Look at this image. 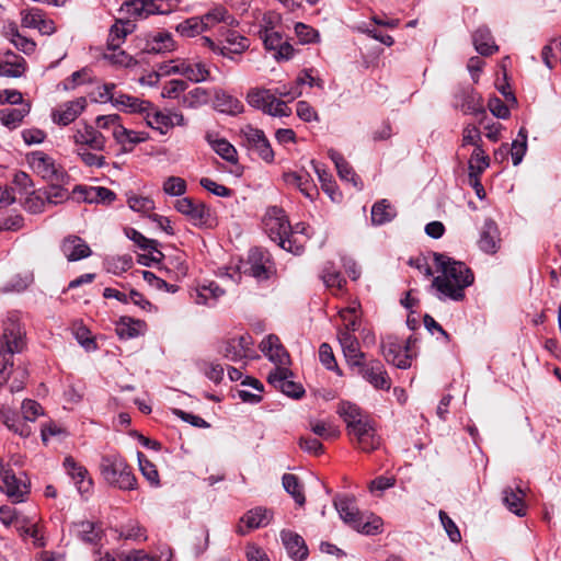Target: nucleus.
<instances>
[{
  "label": "nucleus",
  "mask_w": 561,
  "mask_h": 561,
  "mask_svg": "<svg viewBox=\"0 0 561 561\" xmlns=\"http://www.w3.org/2000/svg\"><path fill=\"white\" fill-rule=\"evenodd\" d=\"M434 262L438 275L433 278L432 287L436 289L437 297L462 300L465 289L473 284L472 271L465 263L442 253H434Z\"/></svg>",
  "instance_id": "f257e3e1"
},
{
  "label": "nucleus",
  "mask_w": 561,
  "mask_h": 561,
  "mask_svg": "<svg viewBox=\"0 0 561 561\" xmlns=\"http://www.w3.org/2000/svg\"><path fill=\"white\" fill-rule=\"evenodd\" d=\"M263 227L270 239L277 242L282 249L296 255L302 252L304 243L294 237L291 226L282 208L268 207L263 217Z\"/></svg>",
  "instance_id": "f03ea898"
},
{
  "label": "nucleus",
  "mask_w": 561,
  "mask_h": 561,
  "mask_svg": "<svg viewBox=\"0 0 561 561\" xmlns=\"http://www.w3.org/2000/svg\"><path fill=\"white\" fill-rule=\"evenodd\" d=\"M333 503L341 519L358 533L376 535L381 531V518L373 514L360 513L354 497L337 495Z\"/></svg>",
  "instance_id": "7ed1b4c3"
},
{
  "label": "nucleus",
  "mask_w": 561,
  "mask_h": 561,
  "mask_svg": "<svg viewBox=\"0 0 561 561\" xmlns=\"http://www.w3.org/2000/svg\"><path fill=\"white\" fill-rule=\"evenodd\" d=\"M100 471L103 479L115 488L134 490L137 486V479L131 468L119 455L103 456L100 462Z\"/></svg>",
  "instance_id": "20e7f679"
},
{
  "label": "nucleus",
  "mask_w": 561,
  "mask_h": 561,
  "mask_svg": "<svg viewBox=\"0 0 561 561\" xmlns=\"http://www.w3.org/2000/svg\"><path fill=\"white\" fill-rule=\"evenodd\" d=\"M22 415L20 419L19 414L9 407H2L0 409L1 422L13 433L28 437L32 433V428L27 422H34L39 415L43 414V408L34 400H24L22 402Z\"/></svg>",
  "instance_id": "39448f33"
},
{
  "label": "nucleus",
  "mask_w": 561,
  "mask_h": 561,
  "mask_svg": "<svg viewBox=\"0 0 561 561\" xmlns=\"http://www.w3.org/2000/svg\"><path fill=\"white\" fill-rule=\"evenodd\" d=\"M247 102L250 106L273 117H288L291 114V110L286 102L276 98V93L271 89H250L247 94Z\"/></svg>",
  "instance_id": "423d86ee"
},
{
  "label": "nucleus",
  "mask_w": 561,
  "mask_h": 561,
  "mask_svg": "<svg viewBox=\"0 0 561 561\" xmlns=\"http://www.w3.org/2000/svg\"><path fill=\"white\" fill-rule=\"evenodd\" d=\"M0 490L12 503L24 502L30 493V482L24 473L16 474L9 463L0 459Z\"/></svg>",
  "instance_id": "0eeeda50"
},
{
  "label": "nucleus",
  "mask_w": 561,
  "mask_h": 561,
  "mask_svg": "<svg viewBox=\"0 0 561 561\" xmlns=\"http://www.w3.org/2000/svg\"><path fill=\"white\" fill-rule=\"evenodd\" d=\"M415 339L410 336L403 344L396 336H388L381 342V353L385 359L400 369H407L411 366V358L414 356L412 346Z\"/></svg>",
  "instance_id": "6e6552de"
},
{
  "label": "nucleus",
  "mask_w": 561,
  "mask_h": 561,
  "mask_svg": "<svg viewBox=\"0 0 561 561\" xmlns=\"http://www.w3.org/2000/svg\"><path fill=\"white\" fill-rule=\"evenodd\" d=\"M27 162L31 168L43 179L51 182H62L66 176L65 170L56 164L55 160L43 151H33L27 154Z\"/></svg>",
  "instance_id": "1a4fd4ad"
},
{
  "label": "nucleus",
  "mask_w": 561,
  "mask_h": 561,
  "mask_svg": "<svg viewBox=\"0 0 561 561\" xmlns=\"http://www.w3.org/2000/svg\"><path fill=\"white\" fill-rule=\"evenodd\" d=\"M240 134L247 147L263 161L267 163L274 161V151L263 130L251 125H245L240 129Z\"/></svg>",
  "instance_id": "9d476101"
},
{
  "label": "nucleus",
  "mask_w": 561,
  "mask_h": 561,
  "mask_svg": "<svg viewBox=\"0 0 561 561\" xmlns=\"http://www.w3.org/2000/svg\"><path fill=\"white\" fill-rule=\"evenodd\" d=\"M347 434L356 440V446L362 451L370 453L380 445L374 423L367 417L363 422L347 428Z\"/></svg>",
  "instance_id": "9b49d317"
},
{
  "label": "nucleus",
  "mask_w": 561,
  "mask_h": 561,
  "mask_svg": "<svg viewBox=\"0 0 561 561\" xmlns=\"http://www.w3.org/2000/svg\"><path fill=\"white\" fill-rule=\"evenodd\" d=\"M71 139L77 148L103 151L106 147L105 136L95 127L87 124H78L73 129Z\"/></svg>",
  "instance_id": "f8f14e48"
},
{
  "label": "nucleus",
  "mask_w": 561,
  "mask_h": 561,
  "mask_svg": "<svg viewBox=\"0 0 561 561\" xmlns=\"http://www.w3.org/2000/svg\"><path fill=\"white\" fill-rule=\"evenodd\" d=\"M293 373L288 367H275L268 373L267 381L275 389L280 390L288 397L300 398L304 394V388L300 383L295 382L293 379Z\"/></svg>",
  "instance_id": "ddd939ff"
},
{
  "label": "nucleus",
  "mask_w": 561,
  "mask_h": 561,
  "mask_svg": "<svg viewBox=\"0 0 561 561\" xmlns=\"http://www.w3.org/2000/svg\"><path fill=\"white\" fill-rule=\"evenodd\" d=\"M135 46L142 53L161 54L174 49V41L169 33L158 32L137 36Z\"/></svg>",
  "instance_id": "4468645a"
},
{
  "label": "nucleus",
  "mask_w": 561,
  "mask_h": 561,
  "mask_svg": "<svg viewBox=\"0 0 561 561\" xmlns=\"http://www.w3.org/2000/svg\"><path fill=\"white\" fill-rule=\"evenodd\" d=\"M174 208L186 216L195 226L203 227L208 225L211 214L209 207L204 203L195 202L190 197H182L174 204Z\"/></svg>",
  "instance_id": "2eb2a0df"
},
{
  "label": "nucleus",
  "mask_w": 561,
  "mask_h": 561,
  "mask_svg": "<svg viewBox=\"0 0 561 561\" xmlns=\"http://www.w3.org/2000/svg\"><path fill=\"white\" fill-rule=\"evenodd\" d=\"M253 341L249 334L231 337L224 342L221 354L231 362H239L253 357Z\"/></svg>",
  "instance_id": "dca6fc26"
},
{
  "label": "nucleus",
  "mask_w": 561,
  "mask_h": 561,
  "mask_svg": "<svg viewBox=\"0 0 561 561\" xmlns=\"http://www.w3.org/2000/svg\"><path fill=\"white\" fill-rule=\"evenodd\" d=\"M273 511L263 506L249 510L241 518L236 531L245 535L252 529L266 527L273 519Z\"/></svg>",
  "instance_id": "f3484780"
},
{
  "label": "nucleus",
  "mask_w": 561,
  "mask_h": 561,
  "mask_svg": "<svg viewBox=\"0 0 561 561\" xmlns=\"http://www.w3.org/2000/svg\"><path fill=\"white\" fill-rule=\"evenodd\" d=\"M24 331L16 316H11L4 322L3 339L5 351L3 354L13 355L22 351L24 346Z\"/></svg>",
  "instance_id": "a211bd4d"
},
{
  "label": "nucleus",
  "mask_w": 561,
  "mask_h": 561,
  "mask_svg": "<svg viewBox=\"0 0 561 561\" xmlns=\"http://www.w3.org/2000/svg\"><path fill=\"white\" fill-rule=\"evenodd\" d=\"M248 265L245 273L259 280L268 278L272 273V264L270 253L260 248L251 249L248 256Z\"/></svg>",
  "instance_id": "6ab92c4d"
},
{
  "label": "nucleus",
  "mask_w": 561,
  "mask_h": 561,
  "mask_svg": "<svg viewBox=\"0 0 561 561\" xmlns=\"http://www.w3.org/2000/svg\"><path fill=\"white\" fill-rule=\"evenodd\" d=\"M358 373L367 380L375 389L389 390L391 387V379L388 376L383 365L378 362H370L362 366H356Z\"/></svg>",
  "instance_id": "aec40b11"
},
{
  "label": "nucleus",
  "mask_w": 561,
  "mask_h": 561,
  "mask_svg": "<svg viewBox=\"0 0 561 561\" xmlns=\"http://www.w3.org/2000/svg\"><path fill=\"white\" fill-rule=\"evenodd\" d=\"M354 332L339 331L337 340L347 364L352 367L362 366L365 354L359 348V342Z\"/></svg>",
  "instance_id": "412c9836"
},
{
  "label": "nucleus",
  "mask_w": 561,
  "mask_h": 561,
  "mask_svg": "<svg viewBox=\"0 0 561 561\" xmlns=\"http://www.w3.org/2000/svg\"><path fill=\"white\" fill-rule=\"evenodd\" d=\"M262 353L275 364V367H288L290 358L279 339L271 334L266 336L260 344Z\"/></svg>",
  "instance_id": "4be33fe9"
},
{
  "label": "nucleus",
  "mask_w": 561,
  "mask_h": 561,
  "mask_svg": "<svg viewBox=\"0 0 561 561\" xmlns=\"http://www.w3.org/2000/svg\"><path fill=\"white\" fill-rule=\"evenodd\" d=\"M501 238L497 225L492 219H485L480 229L478 247L486 254H494L500 249Z\"/></svg>",
  "instance_id": "5701e85b"
},
{
  "label": "nucleus",
  "mask_w": 561,
  "mask_h": 561,
  "mask_svg": "<svg viewBox=\"0 0 561 561\" xmlns=\"http://www.w3.org/2000/svg\"><path fill=\"white\" fill-rule=\"evenodd\" d=\"M85 106L87 100L84 98L68 101L53 112V121L58 125H69L82 113Z\"/></svg>",
  "instance_id": "b1692460"
},
{
  "label": "nucleus",
  "mask_w": 561,
  "mask_h": 561,
  "mask_svg": "<svg viewBox=\"0 0 561 561\" xmlns=\"http://www.w3.org/2000/svg\"><path fill=\"white\" fill-rule=\"evenodd\" d=\"M61 252L68 261H79L89 257L92 251L88 243L78 236H68L62 240Z\"/></svg>",
  "instance_id": "393cba45"
},
{
  "label": "nucleus",
  "mask_w": 561,
  "mask_h": 561,
  "mask_svg": "<svg viewBox=\"0 0 561 561\" xmlns=\"http://www.w3.org/2000/svg\"><path fill=\"white\" fill-rule=\"evenodd\" d=\"M280 538L290 558L295 560H304L307 558L308 548L301 536L291 530H283Z\"/></svg>",
  "instance_id": "a878e982"
},
{
  "label": "nucleus",
  "mask_w": 561,
  "mask_h": 561,
  "mask_svg": "<svg viewBox=\"0 0 561 561\" xmlns=\"http://www.w3.org/2000/svg\"><path fill=\"white\" fill-rule=\"evenodd\" d=\"M180 75L192 82L198 83L206 81L210 72L207 65L201 60L183 59Z\"/></svg>",
  "instance_id": "bb28decb"
},
{
  "label": "nucleus",
  "mask_w": 561,
  "mask_h": 561,
  "mask_svg": "<svg viewBox=\"0 0 561 561\" xmlns=\"http://www.w3.org/2000/svg\"><path fill=\"white\" fill-rule=\"evenodd\" d=\"M64 466L68 474H70L71 478L75 480L79 492L82 494L90 492L92 488V480L90 478H87L88 470L78 462H76V460L72 457H67L64 461Z\"/></svg>",
  "instance_id": "cd10ccee"
},
{
  "label": "nucleus",
  "mask_w": 561,
  "mask_h": 561,
  "mask_svg": "<svg viewBox=\"0 0 561 561\" xmlns=\"http://www.w3.org/2000/svg\"><path fill=\"white\" fill-rule=\"evenodd\" d=\"M222 35L225 36L226 45L221 46L219 54L224 57L231 58L230 54H242L250 46L249 39L236 31L226 30Z\"/></svg>",
  "instance_id": "c85d7f7f"
},
{
  "label": "nucleus",
  "mask_w": 561,
  "mask_h": 561,
  "mask_svg": "<svg viewBox=\"0 0 561 561\" xmlns=\"http://www.w3.org/2000/svg\"><path fill=\"white\" fill-rule=\"evenodd\" d=\"M456 106L465 114L480 115L485 111L482 105L481 96L472 90H462L459 96H456Z\"/></svg>",
  "instance_id": "c756f323"
},
{
  "label": "nucleus",
  "mask_w": 561,
  "mask_h": 561,
  "mask_svg": "<svg viewBox=\"0 0 561 561\" xmlns=\"http://www.w3.org/2000/svg\"><path fill=\"white\" fill-rule=\"evenodd\" d=\"M287 185L297 187L306 197L313 199L318 194L312 180L308 173L286 172L283 175Z\"/></svg>",
  "instance_id": "7c9ffc66"
},
{
  "label": "nucleus",
  "mask_w": 561,
  "mask_h": 561,
  "mask_svg": "<svg viewBox=\"0 0 561 561\" xmlns=\"http://www.w3.org/2000/svg\"><path fill=\"white\" fill-rule=\"evenodd\" d=\"M203 20L205 32L213 28L219 23H224L227 26H234L238 21L228 13L227 9L222 5H217L209 10L207 13L201 16Z\"/></svg>",
  "instance_id": "2f4dec72"
},
{
  "label": "nucleus",
  "mask_w": 561,
  "mask_h": 561,
  "mask_svg": "<svg viewBox=\"0 0 561 561\" xmlns=\"http://www.w3.org/2000/svg\"><path fill=\"white\" fill-rule=\"evenodd\" d=\"M114 100V106L125 112L145 114L148 110H153L150 102L128 94L119 93Z\"/></svg>",
  "instance_id": "473e14b6"
},
{
  "label": "nucleus",
  "mask_w": 561,
  "mask_h": 561,
  "mask_svg": "<svg viewBox=\"0 0 561 561\" xmlns=\"http://www.w3.org/2000/svg\"><path fill=\"white\" fill-rule=\"evenodd\" d=\"M214 106L217 111L229 115H238L243 111L242 103L222 90L215 91Z\"/></svg>",
  "instance_id": "72a5a7b5"
},
{
  "label": "nucleus",
  "mask_w": 561,
  "mask_h": 561,
  "mask_svg": "<svg viewBox=\"0 0 561 561\" xmlns=\"http://www.w3.org/2000/svg\"><path fill=\"white\" fill-rule=\"evenodd\" d=\"M329 157L334 162L337 174L341 178V180L350 182L353 184L354 187L360 190L362 186L359 183V179L355 174L348 162L344 159V157L333 149L329 150Z\"/></svg>",
  "instance_id": "f704fd0d"
},
{
  "label": "nucleus",
  "mask_w": 561,
  "mask_h": 561,
  "mask_svg": "<svg viewBox=\"0 0 561 561\" xmlns=\"http://www.w3.org/2000/svg\"><path fill=\"white\" fill-rule=\"evenodd\" d=\"M25 69V59L14 53H7L5 58L0 60V76L18 78L24 73Z\"/></svg>",
  "instance_id": "c9c22d12"
},
{
  "label": "nucleus",
  "mask_w": 561,
  "mask_h": 561,
  "mask_svg": "<svg viewBox=\"0 0 561 561\" xmlns=\"http://www.w3.org/2000/svg\"><path fill=\"white\" fill-rule=\"evenodd\" d=\"M114 139L122 146L124 151H131L136 145L148 139V134L127 129L122 125L116 131Z\"/></svg>",
  "instance_id": "e433bc0d"
},
{
  "label": "nucleus",
  "mask_w": 561,
  "mask_h": 561,
  "mask_svg": "<svg viewBox=\"0 0 561 561\" xmlns=\"http://www.w3.org/2000/svg\"><path fill=\"white\" fill-rule=\"evenodd\" d=\"M72 531L87 543H96L102 536V529L90 520L75 523L72 525Z\"/></svg>",
  "instance_id": "4c0bfd02"
},
{
  "label": "nucleus",
  "mask_w": 561,
  "mask_h": 561,
  "mask_svg": "<svg viewBox=\"0 0 561 561\" xmlns=\"http://www.w3.org/2000/svg\"><path fill=\"white\" fill-rule=\"evenodd\" d=\"M472 39L476 50L483 56H490L497 50L491 32L486 27H479L473 33Z\"/></svg>",
  "instance_id": "58836bf2"
},
{
  "label": "nucleus",
  "mask_w": 561,
  "mask_h": 561,
  "mask_svg": "<svg viewBox=\"0 0 561 561\" xmlns=\"http://www.w3.org/2000/svg\"><path fill=\"white\" fill-rule=\"evenodd\" d=\"M206 140L222 159L234 164L238 162L237 150L228 140L225 138L214 139L213 135L209 133L206 135Z\"/></svg>",
  "instance_id": "ea45409f"
},
{
  "label": "nucleus",
  "mask_w": 561,
  "mask_h": 561,
  "mask_svg": "<svg viewBox=\"0 0 561 561\" xmlns=\"http://www.w3.org/2000/svg\"><path fill=\"white\" fill-rule=\"evenodd\" d=\"M30 110V104H22L18 108H3L0 111V122L3 126L14 129L22 123Z\"/></svg>",
  "instance_id": "a19ab883"
},
{
  "label": "nucleus",
  "mask_w": 561,
  "mask_h": 561,
  "mask_svg": "<svg viewBox=\"0 0 561 561\" xmlns=\"http://www.w3.org/2000/svg\"><path fill=\"white\" fill-rule=\"evenodd\" d=\"M145 327L146 324L141 320L123 317L117 322L116 332L122 339H134L144 332Z\"/></svg>",
  "instance_id": "79ce46f5"
},
{
  "label": "nucleus",
  "mask_w": 561,
  "mask_h": 561,
  "mask_svg": "<svg viewBox=\"0 0 561 561\" xmlns=\"http://www.w3.org/2000/svg\"><path fill=\"white\" fill-rule=\"evenodd\" d=\"M503 503L504 505L517 516H524L526 514L524 505V493L519 488L515 490L506 488L503 491Z\"/></svg>",
  "instance_id": "37998d69"
},
{
  "label": "nucleus",
  "mask_w": 561,
  "mask_h": 561,
  "mask_svg": "<svg viewBox=\"0 0 561 561\" xmlns=\"http://www.w3.org/2000/svg\"><path fill=\"white\" fill-rule=\"evenodd\" d=\"M224 293V289H221L216 283L199 286L196 289L195 302L197 305L214 306Z\"/></svg>",
  "instance_id": "c03bdc74"
},
{
  "label": "nucleus",
  "mask_w": 561,
  "mask_h": 561,
  "mask_svg": "<svg viewBox=\"0 0 561 561\" xmlns=\"http://www.w3.org/2000/svg\"><path fill=\"white\" fill-rule=\"evenodd\" d=\"M337 413L346 423V430L368 417L364 415L363 411L356 404L351 402L340 403Z\"/></svg>",
  "instance_id": "a18cd8bd"
},
{
  "label": "nucleus",
  "mask_w": 561,
  "mask_h": 561,
  "mask_svg": "<svg viewBox=\"0 0 561 561\" xmlns=\"http://www.w3.org/2000/svg\"><path fill=\"white\" fill-rule=\"evenodd\" d=\"M146 114L147 125L165 135L172 128V122L168 112L148 110Z\"/></svg>",
  "instance_id": "49530a36"
},
{
  "label": "nucleus",
  "mask_w": 561,
  "mask_h": 561,
  "mask_svg": "<svg viewBox=\"0 0 561 561\" xmlns=\"http://www.w3.org/2000/svg\"><path fill=\"white\" fill-rule=\"evenodd\" d=\"M133 28L134 24L129 21L115 23L110 31L108 49L117 50L126 35L133 32Z\"/></svg>",
  "instance_id": "de8ad7c7"
},
{
  "label": "nucleus",
  "mask_w": 561,
  "mask_h": 561,
  "mask_svg": "<svg viewBox=\"0 0 561 561\" xmlns=\"http://www.w3.org/2000/svg\"><path fill=\"white\" fill-rule=\"evenodd\" d=\"M126 4L128 7V12L136 18L142 19L150 14L163 12L153 0H133Z\"/></svg>",
  "instance_id": "09e8293b"
},
{
  "label": "nucleus",
  "mask_w": 561,
  "mask_h": 561,
  "mask_svg": "<svg viewBox=\"0 0 561 561\" xmlns=\"http://www.w3.org/2000/svg\"><path fill=\"white\" fill-rule=\"evenodd\" d=\"M45 192L43 190H33L25 192V198L23 201V207L31 214H39L44 211L46 206Z\"/></svg>",
  "instance_id": "8fccbe9b"
},
{
  "label": "nucleus",
  "mask_w": 561,
  "mask_h": 561,
  "mask_svg": "<svg viewBox=\"0 0 561 561\" xmlns=\"http://www.w3.org/2000/svg\"><path fill=\"white\" fill-rule=\"evenodd\" d=\"M489 165L490 158L481 146H477L469 159V175H481Z\"/></svg>",
  "instance_id": "3c124183"
},
{
  "label": "nucleus",
  "mask_w": 561,
  "mask_h": 561,
  "mask_svg": "<svg viewBox=\"0 0 561 561\" xmlns=\"http://www.w3.org/2000/svg\"><path fill=\"white\" fill-rule=\"evenodd\" d=\"M394 217L396 210L386 199L376 203L371 208V221L375 225H383Z\"/></svg>",
  "instance_id": "603ef678"
},
{
  "label": "nucleus",
  "mask_w": 561,
  "mask_h": 561,
  "mask_svg": "<svg viewBox=\"0 0 561 561\" xmlns=\"http://www.w3.org/2000/svg\"><path fill=\"white\" fill-rule=\"evenodd\" d=\"M282 483L286 492H288L298 505L305 504V495L302 486L299 483L298 478L291 473H285L282 478Z\"/></svg>",
  "instance_id": "864d4df0"
},
{
  "label": "nucleus",
  "mask_w": 561,
  "mask_h": 561,
  "mask_svg": "<svg viewBox=\"0 0 561 561\" xmlns=\"http://www.w3.org/2000/svg\"><path fill=\"white\" fill-rule=\"evenodd\" d=\"M176 32L184 37H194L205 32L201 16H192L176 25Z\"/></svg>",
  "instance_id": "5fc2aeb1"
},
{
  "label": "nucleus",
  "mask_w": 561,
  "mask_h": 561,
  "mask_svg": "<svg viewBox=\"0 0 561 561\" xmlns=\"http://www.w3.org/2000/svg\"><path fill=\"white\" fill-rule=\"evenodd\" d=\"M116 195L113 191L102 187L93 186L84 191V201L88 203H112Z\"/></svg>",
  "instance_id": "6e6d98bb"
},
{
  "label": "nucleus",
  "mask_w": 561,
  "mask_h": 561,
  "mask_svg": "<svg viewBox=\"0 0 561 561\" xmlns=\"http://www.w3.org/2000/svg\"><path fill=\"white\" fill-rule=\"evenodd\" d=\"M210 99L209 92L204 88H194L193 90L188 91L184 96L182 104L185 107L190 108H196L199 107L206 103H208Z\"/></svg>",
  "instance_id": "4d7b16f0"
},
{
  "label": "nucleus",
  "mask_w": 561,
  "mask_h": 561,
  "mask_svg": "<svg viewBox=\"0 0 561 561\" xmlns=\"http://www.w3.org/2000/svg\"><path fill=\"white\" fill-rule=\"evenodd\" d=\"M137 456L141 474L151 485L158 486L160 484V480L156 465H153L142 453H138Z\"/></svg>",
  "instance_id": "13d9d810"
},
{
  "label": "nucleus",
  "mask_w": 561,
  "mask_h": 561,
  "mask_svg": "<svg viewBox=\"0 0 561 561\" xmlns=\"http://www.w3.org/2000/svg\"><path fill=\"white\" fill-rule=\"evenodd\" d=\"M527 150V130L520 128L517 138L512 144V160L514 165H518Z\"/></svg>",
  "instance_id": "bf43d9fd"
},
{
  "label": "nucleus",
  "mask_w": 561,
  "mask_h": 561,
  "mask_svg": "<svg viewBox=\"0 0 561 561\" xmlns=\"http://www.w3.org/2000/svg\"><path fill=\"white\" fill-rule=\"evenodd\" d=\"M295 33L301 44H313L320 42V33L312 26L305 23H296Z\"/></svg>",
  "instance_id": "052dcab7"
},
{
  "label": "nucleus",
  "mask_w": 561,
  "mask_h": 561,
  "mask_svg": "<svg viewBox=\"0 0 561 561\" xmlns=\"http://www.w3.org/2000/svg\"><path fill=\"white\" fill-rule=\"evenodd\" d=\"M310 430L322 438H335L340 435V431L330 422L311 420L309 422Z\"/></svg>",
  "instance_id": "680f3d73"
},
{
  "label": "nucleus",
  "mask_w": 561,
  "mask_h": 561,
  "mask_svg": "<svg viewBox=\"0 0 561 561\" xmlns=\"http://www.w3.org/2000/svg\"><path fill=\"white\" fill-rule=\"evenodd\" d=\"M96 129L108 131L112 137H115L116 131L121 128V117L116 114L98 116L95 119Z\"/></svg>",
  "instance_id": "e2e57ef3"
},
{
  "label": "nucleus",
  "mask_w": 561,
  "mask_h": 561,
  "mask_svg": "<svg viewBox=\"0 0 561 561\" xmlns=\"http://www.w3.org/2000/svg\"><path fill=\"white\" fill-rule=\"evenodd\" d=\"M186 182L180 176H169L164 180L162 188L167 195L182 196L186 192Z\"/></svg>",
  "instance_id": "0e129e2a"
},
{
  "label": "nucleus",
  "mask_w": 561,
  "mask_h": 561,
  "mask_svg": "<svg viewBox=\"0 0 561 561\" xmlns=\"http://www.w3.org/2000/svg\"><path fill=\"white\" fill-rule=\"evenodd\" d=\"M358 308H359V305H354V306H351V307L340 310V312H339L340 318L344 322V329H341L340 331L355 332L358 329V322H357V316H356Z\"/></svg>",
  "instance_id": "69168bd1"
},
{
  "label": "nucleus",
  "mask_w": 561,
  "mask_h": 561,
  "mask_svg": "<svg viewBox=\"0 0 561 561\" xmlns=\"http://www.w3.org/2000/svg\"><path fill=\"white\" fill-rule=\"evenodd\" d=\"M43 191L45 192L47 204L57 205L69 198L68 190L58 184H53Z\"/></svg>",
  "instance_id": "338daca9"
},
{
  "label": "nucleus",
  "mask_w": 561,
  "mask_h": 561,
  "mask_svg": "<svg viewBox=\"0 0 561 561\" xmlns=\"http://www.w3.org/2000/svg\"><path fill=\"white\" fill-rule=\"evenodd\" d=\"M119 537L127 540H146V531L138 523H128L122 526Z\"/></svg>",
  "instance_id": "774afa93"
}]
</instances>
